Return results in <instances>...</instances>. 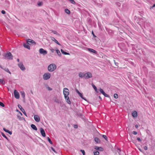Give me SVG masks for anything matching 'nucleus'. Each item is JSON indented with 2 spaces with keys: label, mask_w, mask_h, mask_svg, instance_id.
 <instances>
[{
  "label": "nucleus",
  "mask_w": 155,
  "mask_h": 155,
  "mask_svg": "<svg viewBox=\"0 0 155 155\" xmlns=\"http://www.w3.org/2000/svg\"><path fill=\"white\" fill-rule=\"evenodd\" d=\"M94 149H95L96 150L100 151H102L103 150V149L101 147H99L97 146H95Z\"/></svg>",
  "instance_id": "obj_17"
},
{
  "label": "nucleus",
  "mask_w": 155,
  "mask_h": 155,
  "mask_svg": "<svg viewBox=\"0 0 155 155\" xmlns=\"http://www.w3.org/2000/svg\"><path fill=\"white\" fill-rule=\"evenodd\" d=\"M47 139H48V142H49V143L51 144H52V142L51 141V139H50V138L49 137H48L47 138Z\"/></svg>",
  "instance_id": "obj_33"
},
{
  "label": "nucleus",
  "mask_w": 155,
  "mask_h": 155,
  "mask_svg": "<svg viewBox=\"0 0 155 155\" xmlns=\"http://www.w3.org/2000/svg\"><path fill=\"white\" fill-rule=\"evenodd\" d=\"M31 128L35 130H37V128L36 127L34 124H31Z\"/></svg>",
  "instance_id": "obj_18"
},
{
  "label": "nucleus",
  "mask_w": 155,
  "mask_h": 155,
  "mask_svg": "<svg viewBox=\"0 0 155 155\" xmlns=\"http://www.w3.org/2000/svg\"><path fill=\"white\" fill-rule=\"evenodd\" d=\"M135 127H136V128H137V127H138V125H135Z\"/></svg>",
  "instance_id": "obj_58"
},
{
  "label": "nucleus",
  "mask_w": 155,
  "mask_h": 155,
  "mask_svg": "<svg viewBox=\"0 0 155 155\" xmlns=\"http://www.w3.org/2000/svg\"><path fill=\"white\" fill-rule=\"evenodd\" d=\"M102 137H103L104 139H105V140H107V136L104 135H102Z\"/></svg>",
  "instance_id": "obj_40"
},
{
  "label": "nucleus",
  "mask_w": 155,
  "mask_h": 155,
  "mask_svg": "<svg viewBox=\"0 0 155 155\" xmlns=\"http://www.w3.org/2000/svg\"><path fill=\"white\" fill-rule=\"evenodd\" d=\"M65 12L66 13L68 14H69L70 13V12L69 10L68 9H65Z\"/></svg>",
  "instance_id": "obj_29"
},
{
  "label": "nucleus",
  "mask_w": 155,
  "mask_h": 155,
  "mask_svg": "<svg viewBox=\"0 0 155 155\" xmlns=\"http://www.w3.org/2000/svg\"><path fill=\"white\" fill-rule=\"evenodd\" d=\"M61 53L64 54L65 55H69V53H67L66 52H65L63 49H61Z\"/></svg>",
  "instance_id": "obj_25"
},
{
  "label": "nucleus",
  "mask_w": 155,
  "mask_h": 155,
  "mask_svg": "<svg viewBox=\"0 0 155 155\" xmlns=\"http://www.w3.org/2000/svg\"><path fill=\"white\" fill-rule=\"evenodd\" d=\"M92 35H93V36L94 37H96V36L94 34V33H93V31L92 32Z\"/></svg>",
  "instance_id": "obj_55"
},
{
  "label": "nucleus",
  "mask_w": 155,
  "mask_h": 155,
  "mask_svg": "<svg viewBox=\"0 0 155 155\" xmlns=\"http://www.w3.org/2000/svg\"><path fill=\"white\" fill-rule=\"evenodd\" d=\"M94 140L95 142L97 143H98L100 142L99 139L97 137H95L94 138Z\"/></svg>",
  "instance_id": "obj_28"
},
{
  "label": "nucleus",
  "mask_w": 155,
  "mask_h": 155,
  "mask_svg": "<svg viewBox=\"0 0 155 155\" xmlns=\"http://www.w3.org/2000/svg\"><path fill=\"white\" fill-rule=\"evenodd\" d=\"M57 67L54 64H50L48 67V70L50 72H53L56 70Z\"/></svg>",
  "instance_id": "obj_1"
},
{
  "label": "nucleus",
  "mask_w": 155,
  "mask_h": 155,
  "mask_svg": "<svg viewBox=\"0 0 155 155\" xmlns=\"http://www.w3.org/2000/svg\"><path fill=\"white\" fill-rule=\"evenodd\" d=\"M51 51L52 52H53L54 51V49H52L51 50Z\"/></svg>",
  "instance_id": "obj_53"
},
{
  "label": "nucleus",
  "mask_w": 155,
  "mask_h": 155,
  "mask_svg": "<svg viewBox=\"0 0 155 155\" xmlns=\"http://www.w3.org/2000/svg\"><path fill=\"white\" fill-rule=\"evenodd\" d=\"M18 108L20 109V110L24 114H25L26 117H27V114L25 112V110L22 107L21 105H18Z\"/></svg>",
  "instance_id": "obj_9"
},
{
  "label": "nucleus",
  "mask_w": 155,
  "mask_h": 155,
  "mask_svg": "<svg viewBox=\"0 0 155 155\" xmlns=\"http://www.w3.org/2000/svg\"><path fill=\"white\" fill-rule=\"evenodd\" d=\"M23 46L25 48H27L28 49H30V46L27 44H23Z\"/></svg>",
  "instance_id": "obj_22"
},
{
  "label": "nucleus",
  "mask_w": 155,
  "mask_h": 155,
  "mask_svg": "<svg viewBox=\"0 0 155 155\" xmlns=\"http://www.w3.org/2000/svg\"><path fill=\"white\" fill-rule=\"evenodd\" d=\"M78 94L79 95V96L82 99H84L85 101H86V99H85V98L83 97V95L81 93H80Z\"/></svg>",
  "instance_id": "obj_23"
},
{
  "label": "nucleus",
  "mask_w": 155,
  "mask_h": 155,
  "mask_svg": "<svg viewBox=\"0 0 155 155\" xmlns=\"http://www.w3.org/2000/svg\"><path fill=\"white\" fill-rule=\"evenodd\" d=\"M143 148L145 150H146L147 149V147L146 146H144Z\"/></svg>",
  "instance_id": "obj_47"
},
{
  "label": "nucleus",
  "mask_w": 155,
  "mask_h": 155,
  "mask_svg": "<svg viewBox=\"0 0 155 155\" xmlns=\"http://www.w3.org/2000/svg\"><path fill=\"white\" fill-rule=\"evenodd\" d=\"M87 50L90 52H91L92 53H94L95 54L97 53V51L95 50H94L93 49H92L91 48H88L87 49Z\"/></svg>",
  "instance_id": "obj_16"
},
{
  "label": "nucleus",
  "mask_w": 155,
  "mask_h": 155,
  "mask_svg": "<svg viewBox=\"0 0 155 155\" xmlns=\"http://www.w3.org/2000/svg\"><path fill=\"white\" fill-rule=\"evenodd\" d=\"M133 134L134 135H136L137 134V132H136V131H133Z\"/></svg>",
  "instance_id": "obj_43"
},
{
  "label": "nucleus",
  "mask_w": 155,
  "mask_h": 155,
  "mask_svg": "<svg viewBox=\"0 0 155 155\" xmlns=\"http://www.w3.org/2000/svg\"><path fill=\"white\" fill-rule=\"evenodd\" d=\"M40 132L42 136L43 137H45L46 136L45 131L43 128H40Z\"/></svg>",
  "instance_id": "obj_10"
},
{
  "label": "nucleus",
  "mask_w": 155,
  "mask_h": 155,
  "mask_svg": "<svg viewBox=\"0 0 155 155\" xmlns=\"http://www.w3.org/2000/svg\"><path fill=\"white\" fill-rule=\"evenodd\" d=\"M18 65L22 71H24L25 70V68L22 63H19Z\"/></svg>",
  "instance_id": "obj_6"
},
{
  "label": "nucleus",
  "mask_w": 155,
  "mask_h": 155,
  "mask_svg": "<svg viewBox=\"0 0 155 155\" xmlns=\"http://www.w3.org/2000/svg\"><path fill=\"white\" fill-rule=\"evenodd\" d=\"M21 95L23 98L25 97V93L24 91H21Z\"/></svg>",
  "instance_id": "obj_27"
},
{
  "label": "nucleus",
  "mask_w": 155,
  "mask_h": 155,
  "mask_svg": "<svg viewBox=\"0 0 155 155\" xmlns=\"http://www.w3.org/2000/svg\"><path fill=\"white\" fill-rule=\"evenodd\" d=\"M39 51L40 54L43 55H45L47 54V51L42 48L40 49Z\"/></svg>",
  "instance_id": "obj_7"
},
{
  "label": "nucleus",
  "mask_w": 155,
  "mask_h": 155,
  "mask_svg": "<svg viewBox=\"0 0 155 155\" xmlns=\"http://www.w3.org/2000/svg\"><path fill=\"white\" fill-rule=\"evenodd\" d=\"M19 112L21 115H22V114L20 111H19Z\"/></svg>",
  "instance_id": "obj_59"
},
{
  "label": "nucleus",
  "mask_w": 155,
  "mask_h": 155,
  "mask_svg": "<svg viewBox=\"0 0 155 155\" xmlns=\"http://www.w3.org/2000/svg\"><path fill=\"white\" fill-rule=\"evenodd\" d=\"M74 127L75 128H78V125H74Z\"/></svg>",
  "instance_id": "obj_51"
},
{
  "label": "nucleus",
  "mask_w": 155,
  "mask_h": 155,
  "mask_svg": "<svg viewBox=\"0 0 155 155\" xmlns=\"http://www.w3.org/2000/svg\"><path fill=\"white\" fill-rule=\"evenodd\" d=\"M51 40L53 41L55 43H56L58 45H61L53 37H51Z\"/></svg>",
  "instance_id": "obj_13"
},
{
  "label": "nucleus",
  "mask_w": 155,
  "mask_h": 155,
  "mask_svg": "<svg viewBox=\"0 0 155 155\" xmlns=\"http://www.w3.org/2000/svg\"><path fill=\"white\" fill-rule=\"evenodd\" d=\"M0 83L2 84H4L5 83V81L4 80L0 79Z\"/></svg>",
  "instance_id": "obj_30"
},
{
  "label": "nucleus",
  "mask_w": 155,
  "mask_h": 155,
  "mask_svg": "<svg viewBox=\"0 0 155 155\" xmlns=\"http://www.w3.org/2000/svg\"><path fill=\"white\" fill-rule=\"evenodd\" d=\"M114 97L115 98H117L118 97V95L117 94H114Z\"/></svg>",
  "instance_id": "obj_37"
},
{
  "label": "nucleus",
  "mask_w": 155,
  "mask_h": 155,
  "mask_svg": "<svg viewBox=\"0 0 155 155\" xmlns=\"http://www.w3.org/2000/svg\"><path fill=\"white\" fill-rule=\"evenodd\" d=\"M92 75L91 73L90 72H87L84 73V78L85 79H88L92 77Z\"/></svg>",
  "instance_id": "obj_5"
},
{
  "label": "nucleus",
  "mask_w": 155,
  "mask_h": 155,
  "mask_svg": "<svg viewBox=\"0 0 155 155\" xmlns=\"http://www.w3.org/2000/svg\"><path fill=\"white\" fill-rule=\"evenodd\" d=\"M54 101L55 102H56L58 104H61V101L57 98H56L55 99H54Z\"/></svg>",
  "instance_id": "obj_20"
},
{
  "label": "nucleus",
  "mask_w": 155,
  "mask_h": 155,
  "mask_svg": "<svg viewBox=\"0 0 155 155\" xmlns=\"http://www.w3.org/2000/svg\"><path fill=\"white\" fill-rule=\"evenodd\" d=\"M14 93L15 97L17 99H18L19 98V94L18 92L16 90H15Z\"/></svg>",
  "instance_id": "obj_8"
},
{
  "label": "nucleus",
  "mask_w": 155,
  "mask_h": 155,
  "mask_svg": "<svg viewBox=\"0 0 155 155\" xmlns=\"http://www.w3.org/2000/svg\"><path fill=\"white\" fill-rule=\"evenodd\" d=\"M0 68L2 69H3L4 68L3 67H2L1 65H0Z\"/></svg>",
  "instance_id": "obj_54"
},
{
  "label": "nucleus",
  "mask_w": 155,
  "mask_h": 155,
  "mask_svg": "<svg viewBox=\"0 0 155 155\" xmlns=\"http://www.w3.org/2000/svg\"><path fill=\"white\" fill-rule=\"evenodd\" d=\"M63 92L64 97L66 98V97L68 96L69 94V90L67 88H64L63 89Z\"/></svg>",
  "instance_id": "obj_4"
},
{
  "label": "nucleus",
  "mask_w": 155,
  "mask_h": 155,
  "mask_svg": "<svg viewBox=\"0 0 155 155\" xmlns=\"http://www.w3.org/2000/svg\"><path fill=\"white\" fill-rule=\"evenodd\" d=\"M34 118L35 120L37 122H38L40 121V118L38 115H35L34 117Z\"/></svg>",
  "instance_id": "obj_11"
},
{
  "label": "nucleus",
  "mask_w": 155,
  "mask_h": 155,
  "mask_svg": "<svg viewBox=\"0 0 155 155\" xmlns=\"http://www.w3.org/2000/svg\"><path fill=\"white\" fill-rule=\"evenodd\" d=\"M41 5V3H38V5H39V6Z\"/></svg>",
  "instance_id": "obj_57"
},
{
  "label": "nucleus",
  "mask_w": 155,
  "mask_h": 155,
  "mask_svg": "<svg viewBox=\"0 0 155 155\" xmlns=\"http://www.w3.org/2000/svg\"><path fill=\"white\" fill-rule=\"evenodd\" d=\"M1 12L3 14H4L5 13V12L4 10H2Z\"/></svg>",
  "instance_id": "obj_46"
},
{
  "label": "nucleus",
  "mask_w": 155,
  "mask_h": 155,
  "mask_svg": "<svg viewBox=\"0 0 155 155\" xmlns=\"http://www.w3.org/2000/svg\"><path fill=\"white\" fill-rule=\"evenodd\" d=\"M132 115L134 117H137V112L135 110L133 111L132 113Z\"/></svg>",
  "instance_id": "obj_12"
},
{
  "label": "nucleus",
  "mask_w": 155,
  "mask_h": 155,
  "mask_svg": "<svg viewBox=\"0 0 155 155\" xmlns=\"http://www.w3.org/2000/svg\"><path fill=\"white\" fill-rule=\"evenodd\" d=\"M51 149L55 153H56V152L55 151L53 147H51Z\"/></svg>",
  "instance_id": "obj_44"
},
{
  "label": "nucleus",
  "mask_w": 155,
  "mask_h": 155,
  "mask_svg": "<svg viewBox=\"0 0 155 155\" xmlns=\"http://www.w3.org/2000/svg\"><path fill=\"white\" fill-rule=\"evenodd\" d=\"M93 88H94V89L95 90V91L97 92V93H98V91H97V87H96L94 85H93Z\"/></svg>",
  "instance_id": "obj_34"
},
{
  "label": "nucleus",
  "mask_w": 155,
  "mask_h": 155,
  "mask_svg": "<svg viewBox=\"0 0 155 155\" xmlns=\"http://www.w3.org/2000/svg\"><path fill=\"white\" fill-rule=\"evenodd\" d=\"M84 73L82 72H80L78 74V76L80 78H82L84 77Z\"/></svg>",
  "instance_id": "obj_21"
},
{
  "label": "nucleus",
  "mask_w": 155,
  "mask_h": 155,
  "mask_svg": "<svg viewBox=\"0 0 155 155\" xmlns=\"http://www.w3.org/2000/svg\"><path fill=\"white\" fill-rule=\"evenodd\" d=\"M78 115V116H82V114L81 113H78L77 114Z\"/></svg>",
  "instance_id": "obj_50"
},
{
  "label": "nucleus",
  "mask_w": 155,
  "mask_h": 155,
  "mask_svg": "<svg viewBox=\"0 0 155 155\" xmlns=\"http://www.w3.org/2000/svg\"><path fill=\"white\" fill-rule=\"evenodd\" d=\"M0 106L2 107H4L5 105L2 102H0Z\"/></svg>",
  "instance_id": "obj_39"
},
{
  "label": "nucleus",
  "mask_w": 155,
  "mask_h": 155,
  "mask_svg": "<svg viewBox=\"0 0 155 155\" xmlns=\"http://www.w3.org/2000/svg\"><path fill=\"white\" fill-rule=\"evenodd\" d=\"M47 88H48V90L49 91H51L52 90V89L51 88H50V87H47Z\"/></svg>",
  "instance_id": "obj_48"
},
{
  "label": "nucleus",
  "mask_w": 155,
  "mask_h": 155,
  "mask_svg": "<svg viewBox=\"0 0 155 155\" xmlns=\"http://www.w3.org/2000/svg\"><path fill=\"white\" fill-rule=\"evenodd\" d=\"M51 77V74L48 72L44 74L43 75V79L45 80H47L50 79Z\"/></svg>",
  "instance_id": "obj_3"
},
{
  "label": "nucleus",
  "mask_w": 155,
  "mask_h": 155,
  "mask_svg": "<svg viewBox=\"0 0 155 155\" xmlns=\"http://www.w3.org/2000/svg\"><path fill=\"white\" fill-rule=\"evenodd\" d=\"M17 61H18V62H19V59H17Z\"/></svg>",
  "instance_id": "obj_60"
},
{
  "label": "nucleus",
  "mask_w": 155,
  "mask_h": 155,
  "mask_svg": "<svg viewBox=\"0 0 155 155\" xmlns=\"http://www.w3.org/2000/svg\"><path fill=\"white\" fill-rule=\"evenodd\" d=\"M71 3L73 4H75V2L74 0H69Z\"/></svg>",
  "instance_id": "obj_35"
},
{
  "label": "nucleus",
  "mask_w": 155,
  "mask_h": 155,
  "mask_svg": "<svg viewBox=\"0 0 155 155\" xmlns=\"http://www.w3.org/2000/svg\"><path fill=\"white\" fill-rule=\"evenodd\" d=\"M76 91L77 93L78 94L80 92H79L78 90L77 89H76Z\"/></svg>",
  "instance_id": "obj_52"
},
{
  "label": "nucleus",
  "mask_w": 155,
  "mask_h": 155,
  "mask_svg": "<svg viewBox=\"0 0 155 155\" xmlns=\"http://www.w3.org/2000/svg\"><path fill=\"white\" fill-rule=\"evenodd\" d=\"M3 130L5 131V132L8 133L10 134L11 135L12 134V131H10L9 130L6 129L5 128H3Z\"/></svg>",
  "instance_id": "obj_19"
},
{
  "label": "nucleus",
  "mask_w": 155,
  "mask_h": 155,
  "mask_svg": "<svg viewBox=\"0 0 155 155\" xmlns=\"http://www.w3.org/2000/svg\"><path fill=\"white\" fill-rule=\"evenodd\" d=\"M94 155H98L99 154V153L98 151H95L94 152Z\"/></svg>",
  "instance_id": "obj_31"
},
{
  "label": "nucleus",
  "mask_w": 155,
  "mask_h": 155,
  "mask_svg": "<svg viewBox=\"0 0 155 155\" xmlns=\"http://www.w3.org/2000/svg\"><path fill=\"white\" fill-rule=\"evenodd\" d=\"M30 43H34L35 44V42L34 41L31 40L30 39H28L27 41V43L28 44H30Z\"/></svg>",
  "instance_id": "obj_14"
},
{
  "label": "nucleus",
  "mask_w": 155,
  "mask_h": 155,
  "mask_svg": "<svg viewBox=\"0 0 155 155\" xmlns=\"http://www.w3.org/2000/svg\"><path fill=\"white\" fill-rule=\"evenodd\" d=\"M114 64H115L116 66H117V64H118L116 62L115 60H114Z\"/></svg>",
  "instance_id": "obj_49"
},
{
  "label": "nucleus",
  "mask_w": 155,
  "mask_h": 155,
  "mask_svg": "<svg viewBox=\"0 0 155 155\" xmlns=\"http://www.w3.org/2000/svg\"><path fill=\"white\" fill-rule=\"evenodd\" d=\"M99 98H101V97L100 96L99 97Z\"/></svg>",
  "instance_id": "obj_62"
},
{
  "label": "nucleus",
  "mask_w": 155,
  "mask_h": 155,
  "mask_svg": "<svg viewBox=\"0 0 155 155\" xmlns=\"http://www.w3.org/2000/svg\"><path fill=\"white\" fill-rule=\"evenodd\" d=\"M80 151L82 152L83 155H85V153L84 150H81Z\"/></svg>",
  "instance_id": "obj_41"
},
{
  "label": "nucleus",
  "mask_w": 155,
  "mask_h": 155,
  "mask_svg": "<svg viewBox=\"0 0 155 155\" xmlns=\"http://www.w3.org/2000/svg\"><path fill=\"white\" fill-rule=\"evenodd\" d=\"M155 7V4H154L152 6V7L151 8H153V7Z\"/></svg>",
  "instance_id": "obj_56"
},
{
  "label": "nucleus",
  "mask_w": 155,
  "mask_h": 155,
  "mask_svg": "<svg viewBox=\"0 0 155 155\" xmlns=\"http://www.w3.org/2000/svg\"><path fill=\"white\" fill-rule=\"evenodd\" d=\"M137 140L140 142H141L142 141L141 139L139 137H137Z\"/></svg>",
  "instance_id": "obj_45"
},
{
  "label": "nucleus",
  "mask_w": 155,
  "mask_h": 155,
  "mask_svg": "<svg viewBox=\"0 0 155 155\" xmlns=\"http://www.w3.org/2000/svg\"><path fill=\"white\" fill-rule=\"evenodd\" d=\"M64 98L66 100V102L69 104H71V102L70 101L69 97L68 96L66 97H66H64Z\"/></svg>",
  "instance_id": "obj_15"
},
{
  "label": "nucleus",
  "mask_w": 155,
  "mask_h": 155,
  "mask_svg": "<svg viewBox=\"0 0 155 155\" xmlns=\"http://www.w3.org/2000/svg\"><path fill=\"white\" fill-rule=\"evenodd\" d=\"M103 95L105 97H110L108 95L106 94L105 93Z\"/></svg>",
  "instance_id": "obj_38"
},
{
  "label": "nucleus",
  "mask_w": 155,
  "mask_h": 155,
  "mask_svg": "<svg viewBox=\"0 0 155 155\" xmlns=\"http://www.w3.org/2000/svg\"><path fill=\"white\" fill-rule=\"evenodd\" d=\"M16 111H17V112H19V110H16Z\"/></svg>",
  "instance_id": "obj_61"
},
{
  "label": "nucleus",
  "mask_w": 155,
  "mask_h": 155,
  "mask_svg": "<svg viewBox=\"0 0 155 155\" xmlns=\"http://www.w3.org/2000/svg\"><path fill=\"white\" fill-rule=\"evenodd\" d=\"M1 134H2V136L3 137H4L5 138L7 139H8L7 137L5 135V134L3 133H1Z\"/></svg>",
  "instance_id": "obj_36"
},
{
  "label": "nucleus",
  "mask_w": 155,
  "mask_h": 155,
  "mask_svg": "<svg viewBox=\"0 0 155 155\" xmlns=\"http://www.w3.org/2000/svg\"><path fill=\"white\" fill-rule=\"evenodd\" d=\"M4 56L5 57V59L12 60L13 59V56L10 52H8L5 54Z\"/></svg>",
  "instance_id": "obj_2"
},
{
  "label": "nucleus",
  "mask_w": 155,
  "mask_h": 155,
  "mask_svg": "<svg viewBox=\"0 0 155 155\" xmlns=\"http://www.w3.org/2000/svg\"><path fill=\"white\" fill-rule=\"evenodd\" d=\"M56 52H57V53L58 54L59 56H61V53L59 51V50H56Z\"/></svg>",
  "instance_id": "obj_32"
},
{
  "label": "nucleus",
  "mask_w": 155,
  "mask_h": 155,
  "mask_svg": "<svg viewBox=\"0 0 155 155\" xmlns=\"http://www.w3.org/2000/svg\"><path fill=\"white\" fill-rule=\"evenodd\" d=\"M6 72L9 73L10 74H11V72H10V71H9L8 69V68H5L3 69Z\"/></svg>",
  "instance_id": "obj_24"
},
{
  "label": "nucleus",
  "mask_w": 155,
  "mask_h": 155,
  "mask_svg": "<svg viewBox=\"0 0 155 155\" xmlns=\"http://www.w3.org/2000/svg\"><path fill=\"white\" fill-rule=\"evenodd\" d=\"M52 32H53L54 34L57 35L58 32L57 31H52Z\"/></svg>",
  "instance_id": "obj_42"
},
{
  "label": "nucleus",
  "mask_w": 155,
  "mask_h": 155,
  "mask_svg": "<svg viewBox=\"0 0 155 155\" xmlns=\"http://www.w3.org/2000/svg\"><path fill=\"white\" fill-rule=\"evenodd\" d=\"M98 90L100 92V93H101L102 94H103L105 93V92L102 89H101V88H100L98 89Z\"/></svg>",
  "instance_id": "obj_26"
}]
</instances>
